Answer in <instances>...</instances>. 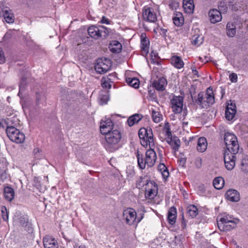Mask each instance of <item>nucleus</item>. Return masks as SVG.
I'll return each mask as SVG.
<instances>
[{
  "instance_id": "1",
  "label": "nucleus",
  "mask_w": 248,
  "mask_h": 248,
  "mask_svg": "<svg viewBox=\"0 0 248 248\" xmlns=\"http://www.w3.org/2000/svg\"><path fill=\"white\" fill-rule=\"evenodd\" d=\"M224 140L226 147L224 153V163L227 170H232L235 165L236 155L238 154L239 145L237 137L232 133H226Z\"/></svg>"
},
{
  "instance_id": "2",
  "label": "nucleus",
  "mask_w": 248,
  "mask_h": 248,
  "mask_svg": "<svg viewBox=\"0 0 248 248\" xmlns=\"http://www.w3.org/2000/svg\"><path fill=\"white\" fill-rule=\"evenodd\" d=\"M106 142L105 149L110 152H113L119 148V143L122 138V134L118 130H113L105 135Z\"/></svg>"
},
{
  "instance_id": "3",
  "label": "nucleus",
  "mask_w": 248,
  "mask_h": 248,
  "mask_svg": "<svg viewBox=\"0 0 248 248\" xmlns=\"http://www.w3.org/2000/svg\"><path fill=\"white\" fill-rule=\"evenodd\" d=\"M149 148L146 152L145 158L142 155L140 154L139 151L137 152L138 166L142 170L145 169L146 165L149 167H153L156 162L157 156L154 148Z\"/></svg>"
},
{
  "instance_id": "4",
  "label": "nucleus",
  "mask_w": 248,
  "mask_h": 248,
  "mask_svg": "<svg viewBox=\"0 0 248 248\" xmlns=\"http://www.w3.org/2000/svg\"><path fill=\"white\" fill-rule=\"evenodd\" d=\"M195 103L202 108H207L215 103V94L212 88L209 87L206 92H200L198 94Z\"/></svg>"
},
{
  "instance_id": "5",
  "label": "nucleus",
  "mask_w": 248,
  "mask_h": 248,
  "mask_svg": "<svg viewBox=\"0 0 248 248\" xmlns=\"http://www.w3.org/2000/svg\"><path fill=\"white\" fill-rule=\"evenodd\" d=\"M139 136L140 143L143 147L155 148V140L153 131L150 127L140 128L139 131Z\"/></svg>"
},
{
  "instance_id": "6",
  "label": "nucleus",
  "mask_w": 248,
  "mask_h": 248,
  "mask_svg": "<svg viewBox=\"0 0 248 248\" xmlns=\"http://www.w3.org/2000/svg\"><path fill=\"white\" fill-rule=\"evenodd\" d=\"M217 222L218 227L221 231H229L236 227L239 220L227 215L221 217L219 220H217Z\"/></svg>"
},
{
  "instance_id": "7",
  "label": "nucleus",
  "mask_w": 248,
  "mask_h": 248,
  "mask_svg": "<svg viewBox=\"0 0 248 248\" xmlns=\"http://www.w3.org/2000/svg\"><path fill=\"white\" fill-rule=\"evenodd\" d=\"M88 33L91 37L98 39L101 37L106 38L109 32L108 29L103 26L97 27L92 25L88 28Z\"/></svg>"
},
{
  "instance_id": "8",
  "label": "nucleus",
  "mask_w": 248,
  "mask_h": 248,
  "mask_svg": "<svg viewBox=\"0 0 248 248\" xmlns=\"http://www.w3.org/2000/svg\"><path fill=\"white\" fill-rule=\"evenodd\" d=\"M6 132L10 140L16 143H23L25 139V136L16 127H9L6 129Z\"/></svg>"
},
{
  "instance_id": "9",
  "label": "nucleus",
  "mask_w": 248,
  "mask_h": 248,
  "mask_svg": "<svg viewBox=\"0 0 248 248\" xmlns=\"http://www.w3.org/2000/svg\"><path fill=\"white\" fill-rule=\"evenodd\" d=\"M123 217L126 223L129 225H133L135 222L139 223L143 217V216H141L140 218H137V213L132 208L124 210L123 212Z\"/></svg>"
},
{
  "instance_id": "10",
  "label": "nucleus",
  "mask_w": 248,
  "mask_h": 248,
  "mask_svg": "<svg viewBox=\"0 0 248 248\" xmlns=\"http://www.w3.org/2000/svg\"><path fill=\"white\" fill-rule=\"evenodd\" d=\"M184 98L181 96H174L170 100V105L172 111L175 114L180 113L183 108Z\"/></svg>"
},
{
  "instance_id": "11",
  "label": "nucleus",
  "mask_w": 248,
  "mask_h": 248,
  "mask_svg": "<svg viewBox=\"0 0 248 248\" xmlns=\"http://www.w3.org/2000/svg\"><path fill=\"white\" fill-rule=\"evenodd\" d=\"M111 66V62L108 59H100L97 60L95 65V70L96 72L102 74L108 71L110 69Z\"/></svg>"
},
{
  "instance_id": "12",
  "label": "nucleus",
  "mask_w": 248,
  "mask_h": 248,
  "mask_svg": "<svg viewBox=\"0 0 248 248\" xmlns=\"http://www.w3.org/2000/svg\"><path fill=\"white\" fill-rule=\"evenodd\" d=\"M143 19L147 22L154 23L157 20L155 9L150 7H144L142 10Z\"/></svg>"
},
{
  "instance_id": "13",
  "label": "nucleus",
  "mask_w": 248,
  "mask_h": 248,
  "mask_svg": "<svg viewBox=\"0 0 248 248\" xmlns=\"http://www.w3.org/2000/svg\"><path fill=\"white\" fill-rule=\"evenodd\" d=\"M145 189V197L149 199H153L157 195L158 186L154 181L148 182Z\"/></svg>"
},
{
  "instance_id": "14",
  "label": "nucleus",
  "mask_w": 248,
  "mask_h": 248,
  "mask_svg": "<svg viewBox=\"0 0 248 248\" xmlns=\"http://www.w3.org/2000/svg\"><path fill=\"white\" fill-rule=\"evenodd\" d=\"M113 124L111 119H108L105 121L102 120L100 126V131L103 135H105L112 131Z\"/></svg>"
},
{
  "instance_id": "15",
  "label": "nucleus",
  "mask_w": 248,
  "mask_h": 248,
  "mask_svg": "<svg viewBox=\"0 0 248 248\" xmlns=\"http://www.w3.org/2000/svg\"><path fill=\"white\" fill-rule=\"evenodd\" d=\"M228 103L225 110V117L228 120H232L235 116L236 112V106L234 103L230 101Z\"/></svg>"
},
{
  "instance_id": "16",
  "label": "nucleus",
  "mask_w": 248,
  "mask_h": 248,
  "mask_svg": "<svg viewBox=\"0 0 248 248\" xmlns=\"http://www.w3.org/2000/svg\"><path fill=\"white\" fill-rule=\"evenodd\" d=\"M43 244L45 248H58L57 240L49 235H46L44 237Z\"/></svg>"
},
{
  "instance_id": "17",
  "label": "nucleus",
  "mask_w": 248,
  "mask_h": 248,
  "mask_svg": "<svg viewBox=\"0 0 248 248\" xmlns=\"http://www.w3.org/2000/svg\"><path fill=\"white\" fill-rule=\"evenodd\" d=\"M208 15L210 20L212 23H216L221 20L222 16L221 13L216 9L210 10Z\"/></svg>"
},
{
  "instance_id": "18",
  "label": "nucleus",
  "mask_w": 248,
  "mask_h": 248,
  "mask_svg": "<svg viewBox=\"0 0 248 248\" xmlns=\"http://www.w3.org/2000/svg\"><path fill=\"white\" fill-rule=\"evenodd\" d=\"M226 196L227 199L231 202H236L240 200L239 193L235 189L228 190L226 193Z\"/></svg>"
},
{
  "instance_id": "19",
  "label": "nucleus",
  "mask_w": 248,
  "mask_h": 248,
  "mask_svg": "<svg viewBox=\"0 0 248 248\" xmlns=\"http://www.w3.org/2000/svg\"><path fill=\"white\" fill-rule=\"evenodd\" d=\"M167 84V79L164 77H161L153 82V86L158 91H164Z\"/></svg>"
},
{
  "instance_id": "20",
  "label": "nucleus",
  "mask_w": 248,
  "mask_h": 248,
  "mask_svg": "<svg viewBox=\"0 0 248 248\" xmlns=\"http://www.w3.org/2000/svg\"><path fill=\"white\" fill-rule=\"evenodd\" d=\"M141 49L145 53H147L149 48V40L147 38L145 33H143L141 34Z\"/></svg>"
},
{
  "instance_id": "21",
  "label": "nucleus",
  "mask_w": 248,
  "mask_h": 248,
  "mask_svg": "<svg viewBox=\"0 0 248 248\" xmlns=\"http://www.w3.org/2000/svg\"><path fill=\"white\" fill-rule=\"evenodd\" d=\"M6 128L9 127H16L19 125V121L16 117L8 118L4 120Z\"/></svg>"
},
{
  "instance_id": "22",
  "label": "nucleus",
  "mask_w": 248,
  "mask_h": 248,
  "mask_svg": "<svg viewBox=\"0 0 248 248\" xmlns=\"http://www.w3.org/2000/svg\"><path fill=\"white\" fill-rule=\"evenodd\" d=\"M112 75L109 74L108 76L103 77L101 79V85L103 88L109 89L111 87L112 79L111 77Z\"/></svg>"
},
{
  "instance_id": "23",
  "label": "nucleus",
  "mask_w": 248,
  "mask_h": 248,
  "mask_svg": "<svg viewBox=\"0 0 248 248\" xmlns=\"http://www.w3.org/2000/svg\"><path fill=\"white\" fill-rule=\"evenodd\" d=\"M187 114V111L186 109L185 108L184 109L182 110L180 113L176 114L177 115H178L179 119L183 124V127L184 130H186L185 128L187 127L188 124V122L186 118Z\"/></svg>"
},
{
  "instance_id": "24",
  "label": "nucleus",
  "mask_w": 248,
  "mask_h": 248,
  "mask_svg": "<svg viewBox=\"0 0 248 248\" xmlns=\"http://www.w3.org/2000/svg\"><path fill=\"white\" fill-rule=\"evenodd\" d=\"M207 146V142L206 138L204 137L200 138L197 142V150L201 153H203L206 150Z\"/></svg>"
},
{
  "instance_id": "25",
  "label": "nucleus",
  "mask_w": 248,
  "mask_h": 248,
  "mask_svg": "<svg viewBox=\"0 0 248 248\" xmlns=\"http://www.w3.org/2000/svg\"><path fill=\"white\" fill-rule=\"evenodd\" d=\"M143 118V116L140 114H135L130 116L127 121V123L129 126H132L134 124H138L140 121Z\"/></svg>"
},
{
  "instance_id": "26",
  "label": "nucleus",
  "mask_w": 248,
  "mask_h": 248,
  "mask_svg": "<svg viewBox=\"0 0 248 248\" xmlns=\"http://www.w3.org/2000/svg\"><path fill=\"white\" fill-rule=\"evenodd\" d=\"M176 209L174 207L170 208L168 213V220L170 224L173 225L176 222Z\"/></svg>"
},
{
  "instance_id": "27",
  "label": "nucleus",
  "mask_w": 248,
  "mask_h": 248,
  "mask_svg": "<svg viewBox=\"0 0 248 248\" xmlns=\"http://www.w3.org/2000/svg\"><path fill=\"white\" fill-rule=\"evenodd\" d=\"M171 64L176 68L181 69L184 66V62L181 57L177 56H173L171 59Z\"/></svg>"
},
{
  "instance_id": "28",
  "label": "nucleus",
  "mask_w": 248,
  "mask_h": 248,
  "mask_svg": "<svg viewBox=\"0 0 248 248\" xmlns=\"http://www.w3.org/2000/svg\"><path fill=\"white\" fill-rule=\"evenodd\" d=\"M226 33L230 37H233L236 34V25L232 22H229L226 26Z\"/></svg>"
},
{
  "instance_id": "29",
  "label": "nucleus",
  "mask_w": 248,
  "mask_h": 248,
  "mask_svg": "<svg viewBox=\"0 0 248 248\" xmlns=\"http://www.w3.org/2000/svg\"><path fill=\"white\" fill-rule=\"evenodd\" d=\"M122 45L117 41H112L109 45L110 50L113 53H119L122 49Z\"/></svg>"
},
{
  "instance_id": "30",
  "label": "nucleus",
  "mask_w": 248,
  "mask_h": 248,
  "mask_svg": "<svg viewBox=\"0 0 248 248\" xmlns=\"http://www.w3.org/2000/svg\"><path fill=\"white\" fill-rule=\"evenodd\" d=\"M183 7L186 13H192L194 9V1L193 0H184Z\"/></svg>"
},
{
  "instance_id": "31",
  "label": "nucleus",
  "mask_w": 248,
  "mask_h": 248,
  "mask_svg": "<svg viewBox=\"0 0 248 248\" xmlns=\"http://www.w3.org/2000/svg\"><path fill=\"white\" fill-rule=\"evenodd\" d=\"M4 195L5 199L11 202L14 198L15 192L13 188L7 186L4 188Z\"/></svg>"
},
{
  "instance_id": "32",
  "label": "nucleus",
  "mask_w": 248,
  "mask_h": 248,
  "mask_svg": "<svg viewBox=\"0 0 248 248\" xmlns=\"http://www.w3.org/2000/svg\"><path fill=\"white\" fill-rule=\"evenodd\" d=\"M3 16L5 21L8 23H12L14 22L15 17L10 10L6 9L3 10Z\"/></svg>"
},
{
  "instance_id": "33",
  "label": "nucleus",
  "mask_w": 248,
  "mask_h": 248,
  "mask_svg": "<svg viewBox=\"0 0 248 248\" xmlns=\"http://www.w3.org/2000/svg\"><path fill=\"white\" fill-rule=\"evenodd\" d=\"M213 184L215 188L221 189L224 186V180L222 177H218L214 179Z\"/></svg>"
},
{
  "instance_id": "34",
  "label": "nucleus",
  "mask_w": 248,
  "mask_h": 248,
  "mask_svg": "<svg viewBox=\"0 0 248 248\" xmlns=\"http://www.w3.org/2000/svg\"><path fill=\"white\" fill-rule=\"evenodd\" d=\"M148 182L152 181L149 180L148 178L145 176H140L137 181V187H139V188L143 187L144 186H145L146 187L147 186V183H148Z\"/></svg>"
},
{
  "instance_id": "35",
  "label": "nucleus",
  "mask_w": 248,
  "mask_h": 248,
  "mask_svg": "<svg viewBox=\"0 0 248 248\" xmlns=\"http://www.w3.org/2000/svg\"><path fill=\"white\" fill-rule=\"evenodd\" d=\"M187 214L192 218L197 216L198 214L197 207L194 205H190L187 207Z\"/></svg>"
},
{
  "instance_id": "36",
  "label": "nucleus",
  "mask_w": 248,
  "mask_h": 248,
  "mask_svg": "<svg viewBox=\"0 0 248 248\" xmlns=\"http://www.w3.org/2000/svg\"><path fill=\"white\" fill-rule=\"evenodd\" d=\"M174 24L177 26H181L184 23V18L181 13H178L173 17Z\"/></svg>"
},
{
  "instance_id": "37",
  "label": "nucleus",
  "mask_w": 248,
  "mask_h": 248,
  "mask_svg": "<svg viewBox=\"0 0 248 248\" xmlns=\"http://www.w3.org/2000/svg\"><path fill=\"white\" fill-rule=\"evenodd\" d=\"M127 83L130 86L135 88H138L139 87L140 81L136 78H128L126 79Z\"/></svg>"
},
{
  "instance_id": "38",
  "label": "nucleus",
  "mask_w": 248,
  "mask_h": 248,
  "mask_svg": "<svg viewBox=\"0 0 248 248\" xmlns=\"http://www.w3.org/2000/svg\"><path fill=\"white\" fill-rule=\"evenodd\" d=\"M158 170L162 174V175L164 179H166L168 177L169 172L167 168L164 164H160L158 166Z\"/></svg>"
},
{
  "instance_id": "39",
  "label": "nucleus",
  "mask_w": 248,
  "mask_h": 248,
  "mask_svg": "<svg viewBox=\"0 0 248 248\" xmlns=\"http://www.w3.org/2000/svg\"><path fill=\"white\" fill-rule=\"evenodd\" d=\"M203 42V38L198 34H195L192 36L191 38L192 44L199 46Z\"/></svg>"
},
{
  "instance_id": "40",
  "label": "nucleus",
  "mask_w": 248,
  "mask_h": 248,
  "mask_svg": "<svg viewBox=\"0 0 248 248\" xmlns=\"http://www.w3.org/2000/svg\"><path fill=\"white\" fill-rule=\"evenodd\" d=\"M152 118L154 122L158 123L162 120V115L160 112L153 109L152 110Z\"/></svg>"
},
{
  "instance_id": "41",
  "label": "nucleus",
  "mask_w": 248,
  "mask_h": 248,
  "mask_svg": "<svg viewBox=\"0 0 248 248\" xmlns=\"http://www.w3.org/2000/svg\"><path fill=\"white\" fill-rule=\"evenodd\" d=\"M241 170L244 172L248 171V157L245 156L242 159L241 163Z\"/></svg>"
},
{
  "instance_id": "42",
  "label": "nucleus",
  "mask_w": 248,
  "mask_h": 248,
  "mask_svg": "<svg viewBox=\"0 0 248 248\" xmlns=\"http://www.w3.org/2000/svg\"><path fill=\"white\" fill-rule=\"evenodd\" d=\"M170 145L174 151H177L180 145V141L179 139H173L170 141Z\"/></svg>"
},
{
  "instance_id": "43",
  "label": "nucleus",
  "mask_w": 248,
  "mask_h": 248,
  "mask_svg": "<svg viewBox=\"0 0 248 248\" xmlns=\"http://www.w3.org/2000/svg\"><path fill=\"white\" fill-rule=\"evenodd\" d=\"M99 99L100 100V104L103 105L107 104L109 100V96L108 93H106L105 94H100Z\"/></svg>"
},
{
  "instance_id": "44",
  "label": "nucleus",
  "mask_w": 248,
  "mask_h": 248,
  "mask_svg": "<svg viewBox=\"0 0 248 248\" xmlns=\"http://www.w3.org/2000/svg\"><path fill=\"white\" fill-rule=\"evenodd\" d=\"M1 216L3 220L5 221H8V212L5 206H3L1 208Z\"/></svg>"
},
{
  "instance_id": "45",
  "label": "nucleus",
  "mask_w": 248,
  "mask_h": 248,
  "mask_svg": "<svg viewBox=\"0 0 248 248\" xmlns=\"http://www.w3.org/2000/svg\"><path fill=\"white\" fill-rule=\"evenodd\" d=\"M28 222V219L26 217H22L19 218V223L20 226L26 227Z\"/></svg>"
},
{
  "instance_id": "46",
  "label": "nucleus",
  "mask_w": 248,
  "mask_h": 248,
  "mask_svg": "<svg viewBox=\"0 0 248 248\" xmlns=\"http://www.w3.org/2000/svg\"><path fill=\"white\" fill-rule=\"evenodd\" d=\"M230 80L232 82H236L237 81V76L235 73H232L229 76Z\"/></svg>"
},
{
  "instance_id": "47",
  "label": "nucleus",
  "mask_w": 248,
  "mask_h": 248,
  "mask_svg": "<svg viewBox=\"0 0 248 248\" xmlns=\"http://www.w3.org/2000/svg\"><path fill=\"white\" fill-rule=\"evenodd\" d=\"M5 62V57L1 48H0V63H2Z\"/></svg>"
},
{
  "instance_id": "48",
  "label": "nucleus",
  "mask_w": 248,
  "mask_h": 248,
  "mask_svg": "<svg viewBox=\"0 0 248 248\" xmlns=\"http://www.w3.org/2000/svg\"><path fill=\"white\" fill-rule=\"evenodd\" d=\"M101 23L102 24H109L110 23L109 20L106 18L105 16H103L101 20Z\"/></svg>"
},
{
  "instance_id": "49",
  "label": "nucleus",
  "mask_w": 248,
  "mask_h": 248,
  "mask_svg": "<svg viewBox=\"0 0 248 248\" xmlns=\"http://www.w3.org/2000/svg\"><path fill=\"white\" fill-rule=\"evenodd\" d=\"M191 69L192 71V73L193 75L196 76L197 77H199V75L198 74V72L195 66H193L191 67Z\"/></svg>"
},
{
  "instance_id": "50",
  "label": "nucleus",
  "mask_w": 248,
  "mask_h": 248,
  "mask_svg": "<svg viewBox=\"0 0 248 248\" xmlns=\"http://www.w3.org/2000/svg\"><path fill=\"white\" fill-rule=\"evenodd\" d=\"M186 227V220H185L184 217L183 216L182 218V222H181V227L182 229H184Z\"/></svg>"
},
{
  "instance_id": "51",
  "label": "nucleus",
  "mask_w": 248,
  "mask_h": 248,
  "mask_svg": "<svg viewBox=\"0 0 248 248\" xmlns=\"http://www.w3.org/2000/svg\"><path fill=\"white\" fill-rule=\"evenodd\" d=\"M41 150L38 148H34L33 151L34 155H35L36 157H38L37 154L40 152Z\"/></svg>"
},
{
  "instance_id": "52",
  "label": "nucleus",
  "mask_w": 248,
  "mask_h": 248,
  "mask_svg": "<svg viewBox=\"0 0 248 248\" xmlns=\"http://www.w3.org/2000/svg\"><path fill=\"white\" fill-rule=\"evenodd\" d=\"M198 189L201 191L202 192H204L205 191V187L203 185H201L199 186Z\"/></svg>"
},
{
  "instance_id": "53",
  "label": "nucleus",
  "mask_w": 248,
  "mask_h": 248,
  "mask_svg": "<svg viewBox=\"0 0 248 248\" xmlns=\"http://www.w3.org/2000/svg\"><path fill=\"white\" fill-rule=\"evenodd\" d=\"M196 162V163L198 164V165H199L198 167H199L201 166L202 162V160L201 158H198V159H197Z\"/></svg>"
},
{
  "instance_id": "54",
  "label": "nucleus",
  "mask_w": 248,
  "mask_h": 248,
  "mask_svg": "<svg viewBox=\"0 0 248 248\" xmlns=\"http://www.w3.org/2000/svg\"><path fill=\"white\" fill-rule=\"evenodd\" d=\"M6 172H3L1 175V179L3 181L6 178Z\"/></svg>"
},
{
  "instance_id": "55",
  "label": "nucleus",
  "mask_w": 248,
  "mask_h": 248,
  "mask_svg": "<svg viewBox=\"0 0 248 248\" xmlns=\"http://www.w3.org/2000/svg\"><path fill=\"white\" fill-rule=\"evenodd\" d=\"M166 134L168 137H170V136L171 135V133L169 128L166 129Z\"/></svg>"
},
{
  "instance_id": "56",
  "label": "nucleus",
  "mask_w": 248,
  "mask_h": 248,
  "mask_svg": "<svg viewBox=\"0 0 248 248\" xmlns=\"http://www.w3.org/2000/svg\"><path fill=\"white\" fill-rule=\"evenodd\" d=\"M79 248H86V247L84 245H81L79 247Z\"/></svg>"
},
{
  "instance_id": "57",
  "label": "nucleus",
  "mask_w": 248,
  "mask_h": 248,
  "mask_svg": "<svg viewBox=\"0 0 248 248\" xmlns=\"http://www.w3.org/2000/svg\"><path fill=\"white\" fill-rule=\"evenodd\" d=\"M162 31H163V32L164 33L167 31V30L165 29H163Z\"/></svg>"
},
{
  "instance_id": "58",
  "label": "nucleus",
  "mask_w": 248,
  "mask_h": 248,
  "mask_svg": "<svg viewBox=\"0 0 248 248\" xmlns=\"http://www.w3.org/2000/svg\"><path fill=\"white\" fill-rule=\"evenodd\" d=\"M241 248V247H239V246H238V247H237V248Z\"/></svg>"
},
{
  "instance_id": "59",
  "label": "nucleus",
  "mask_w": 248,
  "mask_h": 248,
  "mask_svg": "<svg viewBox=\"0 0 248 248\" xmlns=\"http://www.w3.org/2000/svg\"><path fill=\"white\" fill-rule=\"evenodd\" d=\"M172 4H170V7L171 6Z\"/></svg>"
}]
</instances>
